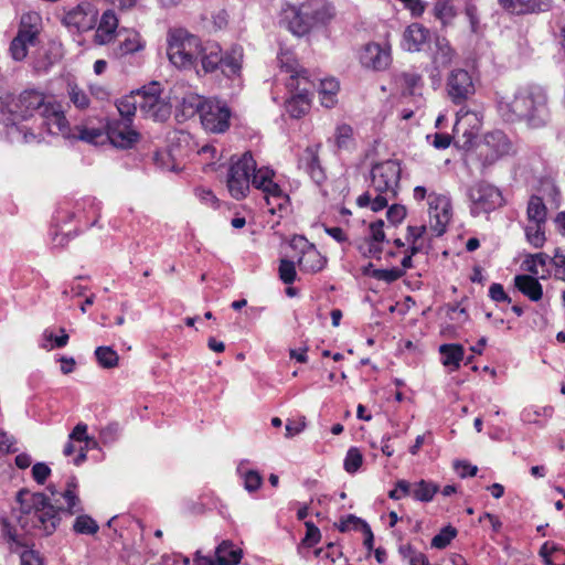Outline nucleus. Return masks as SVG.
<instances>
[{"label": "nucleus", "instance_id": "1", "mask_svg": "<svg viewBox=\"0 0 565 565\" xmlns=\"http://www.w3.org/2000/svg\"><path fill=\"white\" fill-rule=\"evenodd\" d=\"M51 497L42 492L20 490L17 501L20 504L18 524L25 534L49 536L53 534L60 522L61 513L74 515L83 512L84 508L78 495V481L71 476L63 491L49 486Z\"/></svg>", "mask_w": 565, "mask_h": 565}, {"label": "nucleus", "instance_id": "2", "mask_svg": "<svg viewBox=\"0 0 565 565\" xmlns=\"http://www.w3.org/2000/svg\"><path fill=\"white\" fill-rule=\"evenodd\" d=\"M499 111L509 122L525 121L531 128L544 127L550 120L546 92L539 85H524L512 96L499 100Z\"/></svg>", "mask_w": 565, "mask_h": 565}, {"label": "nucleus", "instance_id": "3", "mask_svg": "<svg viewBox=\"0 0 565 565\" xmlns=\"http://www.w3.org/2000/svg\"><path fill=\"white\" fill-rule=\"evenodd\" d=\"M401 179V167L395 160H385L373 164L371 169L370 189L376 195L372 198L370 191L361 194L356 199L360 207L371 206L373 212H379L388 205V202L397 195V189Z\"/></svg>", "mask_w": 565, "mask_h": 565}, {"label": "nucleus", "instance_id": "4", "mask_svg": "<svg viewBox=\"0 0 565 565\" xmlns=\"http://www.w3.org/2000/svg\"><path fill=\"white\" fill-rule=\"evenodd\" d=\"M277 63L281 72L290 74L286 85L291 96L286 100V111L292 118H300L310 108V95L315 85L308 78V72L299 66L294 53L281 51Z\"/></svg>", "mask_w": 565, "mask_h": 565}, {"label": "nucleus", "instance_id": "5", "mask_svg": "<svg viewBox=\"0 0 565 565\" xmlns=\"http://www.w3.org/2000/svg\"><path fill=\"white\" fill-rule=\"evenodd\" d=\"M288 29L301 36L316 26L326 25L335 17L334 7L328 0H307L299 7L287 4L282 9Z\"/></svg>", "mask_w": 565, "mask_h": 565}, {"label": "nucleus", "instance_id": "6", "mask_svg": "<svg viewBox=\"0 0 565 565\" xmlns=\"http://www.w3.org/2000/svg\"><path fill=\"white\" fill-rule=\"evenodd\" d=\"M199 65L193 67L199 76L214 73L220 70L227 78L241 75L243 62V47L233 45L223 53L218 43L206 41L200 44Z\"/></svg>", "mask_w": 565, "mask_h": 565}, {"label": "nucleus", "instance_id": "7", "mask_svg": "<svg viewBox=\"0 0 565 565\" xmlns=\"http://www.w3.org/2000/svg\"><path fill=\"white\" fill-rule=\"evenodd\" d=\"M47 100L35 89H25L18 95L6 94L0 97V121L7 126H15L35 114L40 115Z\"/></svg>", "mask_w": 565, "mask_h": 565}, {"label": "nucleus", "instance_id": "8", "mask_svg": "<svg viewBox=\"0 0 565 565\" xmlns=\"http://www.w3.org/2000/svg\"><path fill=\"white\" fill-rule=\"evenodd\" d=\"M201 40L186 30L177 29L168 34L167 54L178 68L191 70L199 65Z\"/></svg>", "mask_w": 565, "mask_h": 565}, {"label": "nucleus", "instance_id": "9", "mask_svg": "<svg viewBox=\"0 0 565 565\" xmlns=\"http://www.w3.org/2000/svg\"><path fill=\"white\" fill-rule=\"evenodd\" d=\"M252 172H255V160L252 152L246 151L237 160L232 158V163L227 173V188L231 195L241 200L249 191Z\"/></svg>", "mask_w": 565, "mask_h": 565}, {"label": "nucleus", "instance_id": "10", "mask_svg": "<svg viewBox=\"0 0 565 565\" xmlns=\"http://www.w3.org/2000/svg\"><path fill=\"white\" fill-rule=\"evenodd\" d=\"M138 107L145 117L157 121L167 120L171 114V105L161 95L159 83H151L138 92Z\"/></svg>", "mask_w": 565, "mask_h": 565}, {"label": "nucleus", "instance_id": "11", "mask_svg": "<svg viewBox=\"0 0 565 565\" xmlns=\"http://www.w3.org/2000/svg\"><path fill=\"white\" fill-rule=\"evenodd\" d=\"M274 171L267 167L259 169L255 168V172H252L250 183L264 192L266 204L269 206L270 213H275L276 209L281 210L285 207L289 198L280 186L273 181Z\"/></svg>", "mask_w": 565, "mask_h": 565}, {"label": "nucleus", "instance_id": "12", "mask_svg": "<svg viewBox=\"0 0 565 565\" xmlns=\"http://www.w3.org/2000/svg\"><path fill=\"white\" fill-rule=\"evenodd\" d=\"M232 113L225 102L205 99L200 119L203 128L213 134L225 132L230 128Z\"/></svg>", "mask_w": 565, "mask_h": 565}, {"label": "nucleus", "instance_id": "13", "mask_svg": "<svg viewBox=\"0 0 565 565\" xmlns=\"http://www.w3.org/2000/svg\"><path fill=\"white\" fill-rule=\"evenodd\" d=\"M513 152V146L501 130L488 132L478 146V156L484 167L493 164L504 156Z\"/></svg>", "mask_w": 565, "mask_h": 565}, {"label": "nucleus", "instance_id": "14", "mask_svg": "<svg viewBox=\"0 0 565 565\" xmlns=\"http://www.w3.org/2000/svg\"><path fill=\"white\" fill-rule=\"evenodd\" d=\"M39 21L40 17L36 13L22 15L19 32L10 45L11 55L15 61H22L28 54V47L35 44Z\"/></svg>", "mask_w": 565, "mask_h": 565}, {"label": "nucleus", "instance_id": "15", "mask_svg": "<svg viewBox=\"0 0 565 565\" xmlns=\"http://www.w3.org/2000/svg\"><path fill=\"white\" fill-rule=\"evenodd\" d=\"M471 202V213H489L502 204V195L498 188L487 183L477 182L468 189Z\"/></svg>", "mask_w": 565, "mask_h": 565}, {"label": "nucleus", "instance_id": "16", "mask_svg": "<svg viewBox=\"0 0 565 565\" xmlns=\"http://www.w3.org/2000/svg\"><path fill=\"white\" fill-rule=\"evenodd\" d=\"M290 246L300 253L297 264L301 271L315 274L324 268L327 258L303 236H295L290 242Z\"/></svg>", "mask_w": 565, "mask_h": 565}, {"label": "nucleus", "instance_id": "17", "mask_svg": "<svg viewBox=\"0 0 565 565\" xmlns=\"http://www.w3.org/2000/svg\"><path fill=\"white\" fill-rule=\"evenodd\" d=\"M97 18V8L90 2L83 1L66 12L63 23L77 32H86L96 25Z\"/></svg>", "mask_w": 565, "mask_h": 565}, {"label": "nucleus", "instance_id": "18", "mask_svg": "<svg viewBox=\"0 0 565 565\" xmlns=\"http://www.w3.org/2000/svg\"><path fill=\"white\" fill-rule=\"evenodd\" d=\"M39 116L41 119L40 126L45 128L49 134L61 135L64 138L73 136L61 105L49 99Z\"/></svg>", "mask_w": 565, "mask_h": 565}, {"label": "nucleus", "instance_id": "19", "mask_svg": "<svg viewBox=\"0 0 565 565\" xmlns=\"http://www.w3.org/2000/svg\"><path fill=\"white\" fill-rule=\"evenodd\" d=\"M359 61L366 70L384 71L392 62L391 50L375 42L366 43L360 50Z\"/></svg>", "mask_w": 565, "mask_h": 565}, {"label": "nucleus", "instance_id": "20", "mask_svg": "<svg viewBox=\"0 0 565 565\" xmlns=\"http://www.w3.org/2000/svg\"><path fill=\"white\" fill-rule=\"evenodd\" d=\"M449 97L456 104L467 100L475 94V85L470 74L465 70H455L448 77Z\"/></svg>", "mask_w": 565, "mask_h": 565}, {"label": "nucleus", "instance_id": "21", "mask_svg": "<svg viewBox=\"0 0 565 565\" xmlns=\"http://www.w3.org/2000/svg\"><path fill=\"white\" fill-rule=\"evenodd\" d=\"M430 227L437 236L446 232V226L451 218L450 201L443 195H429Z\"/></svg>", "mask_w": 565, "mask_h": 565}, {"label": "nucleus", "instance_id": "22", "mask_svg": "<svg viewBox=\"0 0 565 565\" xmlns=\"http://www.w3.org/2000/svg\"><path fill=\"white\" fill-rule=\"evenodd\" d=\"M130 122L111 121L107 125V139L117 148H129L138 140V132L130 129Z\"/></svg>", "mask_w": 565, "mask_h": 565}, {"label": "nucleus", "instance_id": "23", "mask_svg": "<svg viewBox=\"0 0 565 565\" xmlns=\"http://www.w3.org/2000/svg\"><path fill=\"white\" fill-rule=\"evenodd\" d=\"M319 148L318 145L307 147L298 160V167L303 169L317 184L326 180V173L319 159Z\"/></svg>", "mask_w": 565, "mask_h": 565}, {"label": "nucleus", "instance_id": "24", "mask_svg": "<svg viewBox=\"0 0 565 565\" xmlns=\"http://www.w3.org/2000/svg\"><path fill=\"white\" fill-rule=\"evenodd\" d=\"M117 38L118 45L113 51L114 56L117 58L128 54H134L145 47V41L135 30H120L117 33Z\"/></svg>", "mask_w": 565, "mask_h": 565}, {"label": "nucleus", "instance_id": "25", "mask_svg": "<svg viewBox=\"0 0 565 565\" xmlns=\"http://www.w3.org/2000/svg\"><path fill=\"white\" fill-rule=\"evenodd\" d=\"M429 30L420 23L409 24L403 33V47L408 52H419L428 42Z\"/></svg>", "mask_w": 565, "mask_h": 565}, {"label": "nucleus", "instance_id": "26", "mask_svg": "<svg viewBox=\"0 0 565 565\" xmlns=\"http://www.w3.org/2000/svg\"><path fill=\"white\" fill-rule=\"evenodd\" d=\"M117 28L118 19L114 11H105L95 32L94 42L99 45L108 44L115 36H117Z\"/></svg>", "mask_w": 565, "mask_h": 565}, {"label": "nucleus", "instance_id": "27", "mask_svg": "<svg viewBox=\"0 0 565 565\" xmlns=\"http://www.w3.org/2000/svg\"><path fill=\"white\" fill-rule=\"evenodd\" d=\"M508 11L516 14L543 12L550 9L551 0H499Z\"/></svg>", "mask_w": 565, "mask_h": 565}, {"label": "nucleus", "instance_id": "28", "mask_svg": "<svg viewBox=\"0 0 565 565\" xmlns=\"http://www.w3.org/2000/svg\"><path fill=\"white\" fill-rule=\"evenodd\" d=\"M441 363L450 371H457L465 359V349L459 343H445L439 347Z\"/></svg>", "mask_w": 565, "mask_h": 565}, {"label": "nucleus", "instance_id": "29", "mask_svg": "<svg viewBox=\"0 0 565 565\" xmlns=\"http://www.w3.org/2000/svg\"><path fill=\"white\" fill-rule=\"evenodd\" d=\"M205 99L202 96L189 92L182 98L177 109V117H181L183 120L192 118L196 114H201Z\"/></svg>", "mask_w": 565, "mask_h": 565}, {"label": "nucleus", "instance_id": "30", "mask_svg": "<svg viewBox=\"0 0 565 565\" xmlns=\"http://www.w3.org/2000/svg\"><path fill=\"white\" fill-rule=\"evenodd\" d=\"M217 565H237L243 556L242 550L230 541H223L215 550Z\"/></svg>", "mask_w": 565, "mask_h": 565}, {"label": "nucleus", "instance_id": "31", "mask_svg": "<svg viewBox=\"0 0 565 565\" xmlns=\"http://www.w3.org/2000/svg\"><path fill=\"white\" fill-rule=\"evenodd\" d=\"M1 535L9 544V550L12 553H19L20 550L29 545L25 535L19 534L17 529L6 519L1 522Z\"/></svg>", "mask_w": 565, "mask_h": 565}, {"label": "nucleus", "instance_id": "32", "mask_svg": "<svg viewBox=\"0 0 565 565\" xmlns=\"http://www.w3.org/2000/svg\"><path fill=\"white\" fill-rule=\"evenodd\" d=\"M515 287L523 295L533 301H537L542 297V286L536 278L529 275H519L514 278Z\"/></svg>", "mask_w": 565, "mask_h": 565}, {"label": "nucleus", "instance_id": "33", "mask_svg": "<svg viewBox=\"0 0 565 565\" xmlns=\"http://www.w3.org/2000/svg\"><path fill=\"white\" fill-rule=\"evenodd\" d=\"M455 56V51L445 38L437 36L435 40V51L433 53V63L437 68L448 66Z\"/></svg>", "mask_w": 565, "mask_h": 565}, {"label": "nucleus", "instance_id": "34", "mask_svg": "<svg viewBox=\"0 0 565 565\" xmlns=\"http://www.w3.org/2000/svg\"><path fill=\"white\" fill-rule=\"evenodd\" d=\"M439 491V486L433 481L419 480L412 483L411 495L420 502H430Z\"/></svg>", "mask_w": 565, "mask_h": 565}, {"label": "nucleus", "instance_id": "35", "mask_svg": "<svg viewBox=\"0 0 565 565\" xmlns=\"http://www.w3.org/2000/svg\"><path fill=\"white\" fill-rule=\"evenodd\" d=\"M339 90V83L334 78L320 81L319 95L321 104L330 108L335 104V96Z\"/></svg>", "mask_w": 565, "mask_h": 565}, {"label": "nucleus", "instance_id": "36", "mask_svg": "<svg viewBox=\"0 0 565 565\" xmlns=\"http://www.w3.org/2000/svg\"><path fill=\"white\" fill-rule=\"evenodd\" d=\"M526 214L530 222L545 224L547 211L540 196L534 195L530 199Z\"/></svg>", "mask_w": 565, "mask_h": 565}, {"label": "nucleus", "instance_id": "37", "mask_svg": "<svg viewBox=\"0 0 565 565\" xmlns=\"http://www.w3.org/2000/svg\"><path fill=\"white\" fill-rule=\"evenodd\" d=\"M95 358L99 366L103 369H114L118 366L119 355L111 347H97Z\"/></svg>", "mask_w": 565, "mask_h": 565}, {"label": "nucleus", "instance_id": "38", "mask_svg": "<svg viewBox=\"0 0 565 565\" xmlns=\"http://www.w3.org/2000/svg\"><path fill=\"white\" fill-rule=\"evenodd\" d=\"M470 121H478L477 115L475 113L463 111V109H460L457 113V120L454 130L456 134L462 131L463 136L467 137V141L465 143L470 142L472 137H475V132L472 130H468V128L465 127V125L470 124Z\"/></svg>", "mask_w": 565, "mask_h": 565}, {"label": "nucleus", "instance_id": "39", "mask_svg": "<svg viewBox=\"0 0 565 565\" xmlns=\"http://www.w3.org/2000/svg\"><path fill=\"white\" fill-rule=\"evenodd\" d=\"M73 530L77 534L94 535L98 532L99 526L92 516L79 514L74 521Z\"/></svg>", "mask_w": 565, "mask_h": 565}, {"label": "nucleus", "instance_id": "40", "mask_svg": "<svg viewBox=\"0 0 565 565\" xmlns=\"http://www.w3.org/2000/svg\"><path fill=\"white\" fill-rule=\"evenodd\" d=\"M457 534L458 531L455 526L450 524L446 525L431 539L430 545L434 548L444 550L451 543Z\"/></svg>", "mask_w": 565, "mask_h": 565}, {"label": "nucleus", "instance_id": "41", "mask_svg": "<svg viewBox=\"0 0 565 565\" xmlns=\"http://www.w3.org/2000/svg\"><path fill=\"white\" fill-rule=\"evenodd\" d=\"M138 107V93L135 96H129L120 99L117 104V109L124 119L122 122H131L132 117Z\"/></svg>", "mask_w": 565, "mask_h": 565}, {"label": "nucleus", "instance_id": "42", "mask_svg": "<svg viewBox=\"0 0 565 565\" xmlns=\"http://www.w3.org/2000/svg\"><path fill=\"white\" fill-rule=\"evenodd\" d=\"M76 130L78 131V135L72 134V137H77L78 139L93 145H98L107 139L106 135L100 128L77 126Z\"/></svg>", "mask_w": 565, "mask_h": 565}, {"label": "nucleus", "instance_id": "43", "mask_svg": "<svg viewBox=\"0 0 565 565\" xmlns=\"http://www.w3.org/2000/svg\"><path fill=\"white\" fill-rule=\"evenodd\" d=\"M396 81L404 87V94L414 95L415 89L422 83V77L413 72H403L396 75Z\"/></svg>", "mask_w": 565, "mask_h": 565}, {"label": "nucleus", "instance_id": "44", "mask_svg": "<svg viewBox=\"0 0 565 565\" xmlns=\"http://www.w3.org/2000/svg\"><path fill=\"white\" fill-rule=\"evenodd\" d=\"M544 224L533 223L525 227L526 241L535 248L542 247L545 242Z\"/></svg>", "mask_w": 565, "mask_h": 565}, {"label": "nucleus", "instance_id": "45", "mask_svg": "<svg viewBox=\"0 0 565 565\" xmlns=\"http://www.w3.org/2000/svg\"><path fill=\"white\" fill-rule=\"evenodd\" d=\"M364 273L369 274L375 279L393 282L404 275V269L393 267L390 269H372V271H369V268H365Z\"/></svg>", "mask_w": 565, "mask_h": 565}, {"label": "nucleus", "instance_id": "46", "mask_svg": "<svg viewBox=\"0 0 565 565\" xmlns=\"http://www.w3.org/2000/svg\"><path fill=\"white\" fill-rule=\"evenodd\" d=\"M363 456L361 451L355 447H351L347 452L343 466L347 472L354 473L361 468Z\"/></svg>", "mask_w": 565, "mask_h": 565}, {"label": "nucleus", "instance_id": "47", "mask_svg": "<svg viewBox=\"0 0 565 565\" xmlns=\"http://www.w3.org/2000/svg\"><path fill=\"white\" fill-rule=\"evenodd\" d=\"M550 260V256L544 253H537L534 255H530L524 260L526 265V269L533 275H540L544 277V274L539 270V267H545L547 262Z\"/></svg>", "mask_w": 565, "mask_h": 565}, {"label": "nucleus", "instance_id": "48", "mask_svg": "<svg viewBox=\"0 0 565 565\" xmlns=\"http://www.w3.org/2000/svg\"><path fill=\"white\" fill-rule=\"evenodd\" d=\"M353 143V131L348 125H342L335 131V145L338 149H350Z\"/></svg>", "mask_w": 565, "mask_h": 565}, {"label": "nucleus", "instance_id": "49", "mask_svg": "<svg viewBox=\"0 0 565 565\" xmlns=\"http://www.w3.org/2000/svg\"><path fill=\"white\" fill-rule=\"evenodd\" d=\"M87 429V424L81 422L73 428L68 435V438L71 441L85 443L87 447H89V443H94V446H98L97 440L88 435Z\"/></svg>", "mask_w": 565, "mask_h": 565}, {"label": "nucleus", "instance_id": "50", "mask_svg": "<svg viewBox=\"0 0 565 565\" xmlns=\"http://www.w3.org/2000/svg\"><path fill=\"white\" fill-rule=\"evenodd\" d=\"M120 430V425L117 422L108 423L99 431L100 441L104 445L115 443L119 438Z\"/></svg>", "mask_w": 565, "mask_h": 565}, {"label": "nucleus", "instance_id": "51", "mask_svg": "<svg viewBox=\"0 0 565 565\" xmlns=\"http://www.w3.org/2000/svg\"><path fill=\"white\" fill-rule=\"evenodd\" d=\"M434 14L444 24H446L455 13L448 0H437L434 6Z\"/></svg>", "mask_w": 565, "mask_h": 565}, {"label": "nucleus", "instance_id": "52", "mask_svg": "<svg viewBox=\"0 0 565 565\" xmlns=\"http://www.w3.org/2000/svg\"><path fill=\"white\" fill-rule=\"evenodd\" d=\"M363 524L367 523L353 514H349L345 518H342L337 526L340 532L344 533L350 530L361 531L363 529Z\"/></svg>", "mask_w": 565, "mask_h": 565}, {"label": "nucleus", "instance_id": "53", "mask_svg": "<svg viewBox=\"0 0 565 565\" xmlns=\"http://www.w3.org/2000/svg\"><path fill=\"white\" fill-rule=\"evenodd\" d=\"M559 218L564 223V230H565V212L559 214ZM555 267H556V277L565 280V250L562 248H556L555 255L552 258Z\"/></svg>", "mask_w": 565, "mask_h": 565}, {"label": "nucleus", "instance_id": "54", "mask_svg": "<svg viewBox=\"0 0 565 565\" xmlns=\"http://www.w3.org/2000/svg\"><path fill=\"white\" fill-rule=\"evenodd\" d=\"M412 483L405 479L396 481L394 489L390 490L388 498L392 500H401L411 495Z\"/></svg>", "mask_w": 565, "mask_h": 565}, {"label": "nucleus", "instance_id": "55", "mask_svg": "<svg viewBox=\"0 0 565 565\" xmlns=\"http://www.w3.org/2000/svg\"><path fill=\"white\" fill-rule=\"evenodd\" d=\"M295 263L281 259L279 264V277L285 284H292L296 279Z\"/></svg>", "mask_w": 565, "mask_h": 565}, {"label": "nucleus", "instance_id": "56", "mask_svg": "<svg viewBox=\"0 0 565 565\" xmlns=\"http://www.w3.org/2000/svg\"><path fill=\"white\" fill-rule=\"evenodd\" d=\"M305 526H306V535H305V539L302 540V542L305 545L312 547L313 545L318 544L321 539L320 530L311 521L305 522Z\"/></svg>", "mask_w": 565, "mask_h": 565}, {"label": "nucleus", "instance_id": "57", "mask_svg": "<svg viewBox=\"0 0 565 565\" xmlns=\"http://www.w3.org/2000/svg\"><path fill=\"white\" fill-rule=\"evenodd\" d=\"M263 483V477L256 470H248L244 475V488L248 492H255L260 488Z\"/></svg>", "mask_w": 565, "mask_h": 565}, {"label": "nucleus", "instance_id": "58", "mask_svg": "<svg viewBox=\"0 0 565 565\" xmlns=\"http://www.w3.org/2000/svg\"><path fill=\"white\" fill-rule=\"evenodd\" d=\"M20 553V565H44L39 552L24 547Z\"/></svg>", "mask_w": 565, "mask_h": 565}, {"label": "nucleus", "instance_id": "59", "mask_svg": "<svg viewBox=\"0 0 565 565\" xmlns=\"http://www.w3.org/2000/svg\"><path fill=\"white\" fill-rule=\"evenodd\" d=\"M15 438L8 434L6 430L0 428V452L2 454H14L18 451L15 447Z\"/></svg>", "mask_w": 565, "mask_h": 565}, {"label": "nucleus", "instance_id": "60", "mask_svg": "<svg viewBox=\"0 0 565 565\" xmlns=\"http://www.w3.org/2000/svg\"><path fill=\"white\" fill-rule=\"evenodd\" d=\"M306 417L299 416L297 419H288L286 424V434L287 438H291L300 433H302L306 428Z\"/></svg>", "mask_w": 565, "mask_h": 565}, {"label": "nucleus", "instance_id": "61", "mask_svg": "<svg viewBox=\"0 0 565 565\" xmlns=\"http://www.w3.org/2000/svg\"><path fill=\"white\" fill-rule=\"evenodd\" d=\"M51 475V468L44 462H36L32 467V477L39 484H44Z\"/></svg>", "mask_w": 565, "mask_h": 565}, {"label": "nucleus", "instance_id": "62", "mask_svg": "<svg viewBox=\"0 0 565 565\" xmlns=\"http://www.w3.org/2000/svg\"><path fill=\"white\" fill-rule=\"evenodd\" d=\"M70 98L72 100V103L77 107V108H86L89 104V99H88V96L83 92L77 86H72L70 88Z\"/></svg>", "mask_w": 565, "mask_h": 565}, {"label": "nucleus", "instance_id": "63", "mask_svg": "<svg viewBox=\"0 0 565 565\" xmlns=\"http://www.w3.org/2000/svg\"><path fill=\"white\" fill-rule=\"evenodd\" d=\"M454 468L461 478L475 477L478 472V467L465 460H457Z\"/></svg>", "mask_w": 565, "mask_h": 565}, {"label": "nucleus", "instance_id": "64", "mask_svg": "<svg viewBox=\"0 0 565 565\" xmlns=\"http://www.w3.org/2000/svg\"><path fill=\"white\" fill-rule=\"evenodd\" d=\"M387 220L393 224L397 225L401 223L405 216H406V209L403 205L399 204H393L387 213H386Z\"/></svg>", "mask_w": 565, "mask_h": 565}]
</instances>
